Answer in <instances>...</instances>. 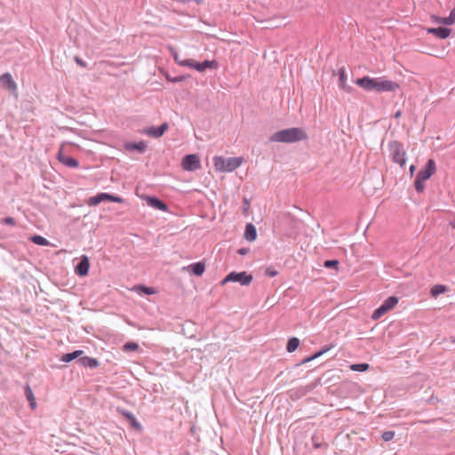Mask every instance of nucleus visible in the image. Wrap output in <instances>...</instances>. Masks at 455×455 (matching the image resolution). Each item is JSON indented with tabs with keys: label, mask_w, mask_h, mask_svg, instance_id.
Listing matches in <instances>:
<instances>
[{
	"label": "nucleus",
	"mask_w": 455,
	"mask_h": 455,
	"mask_svg": "<svg viewBox=\"0 0 455 455\" xmlns=\"http://www.w3.org/2000/svg\"><path fill=\"white\" fill-rule=\"evenodd\" d=\"M180 79L178 78V77H172V82L173 83V82H177V81H180Z\"/></svg>",
	"instance_id": "43"
},
{
	"label": "nucleus",
	"mask_w": 455,
	"mask_h": 455,
	"mask_svg": "<svg viewBox=\"0 0 455 455\" xmlns=\"http://www.w3.org/2000/svg\"><path fill=\"white\" fill-rule=\"evenodd\" d=\"M125 149L129 151H138L140 153H143L147 148V144L144 141L139 142H127L124 145Z\"/></svg>",
	"instance_id": "18"
},
{
	"label": "nucleus",
	"mask_w": 455,
	"mask_h": 455,
	"mask_svg": "<svg viewBox=\"0 0 455 455\" xmlns=\"http://www.w3.org/2000/svg\"><path fill=\"white\" fill-rule=\"evenodd\" d=\"M169 125L167 123H164L159 127H149L143 131V132L150 137L153 138H159L161 137L164 132L168 129Z\"/></svg>",
	"instance_id": "13"
},
{
	"label": "nucleus",
	"mask_w": 455,
	"mask_h": 455,
	"mask_svg": "<svg viewBox=\"0 0 455 455\" xmlns=\"http://www.w3.org/2000/svg\"><path fill=\"white\" fill-rule=\"evenodd\" d=\"M248 251V249H245V248H241L239 251H238V253L241 254V255H244L246 254Z\"/></svg>",
	"instance_id": "40"
},
{
	"label": "nucleus",
	"mask_w": 455,
	"mask_h": 455,
	"mask_svg": "<svg viewBox=\"0 0 455 455\" xmlns=\"http://www.w3.org/2000/svg\"><path fill=\"white\" fill-rule=\"evenodd\" d=\"M84 351L82 350H76L72 353H68L62 355L61 361L65 363H69L73 361L74 359L80 358V356L83 355Z\"/></svg>",
	"instance_id": "23"
},
{
	"label": "nucleus",
	"mask_w": 455,
	"mask_h": 455,
	"mask_svg": "<svg viewBox=\"0 0 455 455\" xmlns=\"http://www.w3.org/2000/svg\"><path fill=\"white\" fill-rule=\"evenodd\" d=\"M134 290L137 291H140L144 294H148V295L155 294L156 292L155 288L148 287L145 285H138V286L134 287Z\"/></svg>",
	"instance_id": "30"
},
{
	"label": "nucleus",
	"mask_w": 455,
	"mask_h": 455,
	"mask_svg": "<svg viewBox=\"0 0 455 455\" xmlns=\"http://www.w3.org/2000/svg\"><path fill=\"white\" fill-rule=\"evenodd\" d=\"M75 60H76V62L79 66L84 67V68H85V67H86V63H85V61H84L83 60H81L79 57H75Z\"/></svg>",
	"instance_id": "38"
},
{
	"label": "nucleus",
	"mask_w": 455,
	"mask_h": 455,
	"mask_svg": "<svg viewBox=\"0 0 455 455\" xmlns=\"http://www.w3.org/2000/svg\"><path fill=\"white\" fill-rule=\"evenodd\" d=\"M30 240L37 245L47 246L50 244L49 241L46 238L37 235H33L30 238Z\"/></svg>",
	"instance_id": "29"
},
{
	"label": "nucleus",
	"mask_w": 455,
	"mask_h": 455,
	"mask_svg": "<svg viewBox=\"0 0 455 455\" xmlns=\"http://www.w3.org/2000/svg\"><path fill=\"white\" fill-rule=\"evenodd\" d=\"M244 238L249 242H253L257 238V230L253 224L248 223L245 226Z\"/></svg>",
	"instance_id": "20"
},
{
	"label": "nucleus",
	"mask_w": 455,
	"mask_h": 455,
	"mask_svg": "<svg viewBox=\"0 0 455 455\" xmlns=\"http://www.w3.org/2000/svg\"><path fill=\"white\" fill-rule=\"evenodd\" d=\"M252 275L245 271L242 272H230L222 281L221 285L229 282L239 283L241 285L247 286L252 282Z\"/></svg>",
	"instance_id": "6"
},
{
	"label": "nucleus",
	"mask_w": 455,
	"mask_h": 455,
	"mask_svg": "<svg viewBox=\"0 0 455 455\" xmlns=\"http://www.w3.org/2000/svg\"><path fill=\"white\" fill-rule=\"evenodd\" d=\"M397 303H398V299L395 296H391V297L387 298L386 300H384L382 305L373 312L371 318L373 320L379 319L387 312H388L389 310L394 308Z\"/></svg>",
	"instance_id": "7"
},
{
	"label": "nucleus",
	"mask_w": 455,
	"mask_h": 455,
	"mask_svg": "<svg viewBox=\"0 0 455 455\" xmlns=\"http://www.w3.org/2000/svg\"><path fill=\"white\" fill-rule=\"evenodd\" d=\"M435 172V163L433 159H429L427 164L418 172L414 187L417 192L424 191V181L427 180Z\"/></svg>",
	"instance_id": "3"
},
{
	"label": "nucleus",
	"mask_w": 455,
	"mask_h": 455,
	"mask_svg": "<svg viewBox=\"0 0 455 455\" xmlns=\"http://www.w3.org/2000/svg\"><path fill=\"white\" fill-rule=\"evenodd\" d=\"M400 116V112L395 113V117H398Z\"/></svg>",
	"instance_id": "44"
},
{
	"label": "nucleus",
	"mask_w": 455,
	"mask_h": 455,
	"mask_svg": "<svg viewBox=\"0 0 455 455\" xmlns=\"http://www.w3.org/2000/svg\"><path fill=\"white\" fill-rule=\"evenodd\" d=\"M347 76L344 68L339 69V85L347 92H351L353 88L347 84Z\"/></svg>",
	"instance_id": "17"
},
{
	"label": "nucleus",
	"mask_w": 455,
	"mask_h": 455,
	"mask_svg": "<svg viewBox=\"0 0 455 455\" xmlns=\"http://www.w3.org/2000/svg\"><path fill=\"white\" fill-rule=\"evenodd\" d=\"M3 223L8 224V225H15V220L12 217H6L2 220Z\"/></svg>",
	"instance_id": "37"
},
{
	"label": "nucleus",
	"mask_w": 455,
	"mask_h": 455,
	"mask_svg": "<svg viewBox=\"0 0 455 455\" xmlns=\"http://www.w3.org/2000/svg\"><path fill=\"white\" fill-rule=\"evenodd\" d=\"M2 86L7 89L14 98H18V87L10 73H4L0 76Z\"/></svg>",
	"instance_id": "12"
},
{
	"label": "nucleus",
	"mask_w": 455,
	"mask_h": 455,
	"mask_svg": "<svg viewBox=\"0 0 455 455\" xmlns=\"http://www.w3.org/2000/svg\"><path fill=\"white\" fill-rule=\"evenodd\" d=\"M182 269L191 272L196 276H201L205 271V264L204 262L199 261L196 263L190 264L188 267H184Z\"/></svg>",
	"instance_id": "15"
},
{
	"label": "nucleus",
	"mask_w": 455,
	"mask_h": 455,
	"mask_svg": "<svg viewBox=\"0 0 455 455\" xmlns=\"http://www.w3.org/2000/svg\"><path fill=\"white\" fill-rule=\"evenodd\" d=\"M447 291V287L445 285H443V284H435L434 285L431 290H430V293L433 297H437L438 295L440 294H443L444 293L445 291Z\"/></svg>",
	"instance_id": "27"
},
{
	"label": "nucleus",
	"mask_w": 455,
	"mask_h": 455,
	"mask_svg": "<svg viewBox=\"0 0 455 455\" xmlns=\"http://www.w3.org/2000/svg\"><path fill=\"white\" fill-rule=\"evenodd\" d=\"M299 346V339L292 337L288 339L286 349L289 353L294 352Z\"/></svg>",
	"instance_id": "26"
},
{
	"label": "nucleus",
	"mask_w": 455,
	"mask_h": 455,
	"mask_svg": "<svg viewBox=\"0 0 455 455\" xmlns=\"http://www.w3.org/2000/svg\"><path fill=\"white\" fill-rule=\"evenodd\" d=\"M437 21L443 25H453L455 23V7L451 10L450 15L444 18H438Z\"/></svg>",
	"instance_id": "24"
},
{
	"label": "nucleus",
	"mask_w": 455,
	"mask_h": 455,
	"mask_svg": "<svg viewBox=\"0 0 455 455\" xmlns=\"http://www.w3.org/2000/svg\"><path fill=\"white\" fill-rule=\"evenodd\" d=\"M181 168L187 172H194L201 168L200 158L196 154L187 155L181 161Z\"/></svg>",
	"instance_id": "8"
},
{
	"label": "nucleus",
	"mask_w": 455,
	"mask_h": 455,
	"mask_svg": "<svg viewBox=\"0 0 455 455\" xmlns=\"http://www.w3.org/2000/svg\"><path fill=\"white\" fill-rule=\"evenodd\" d=\"M415 169H416L415 165H413V164L411 165V167H410V173H411V175H413V172H414Z\"/></svg>",
	"instance_id": "41"
},
{
	"label": "nucleus",
	"mask_w": 455,
	"mask_h": 455,
	"mask_svg": "<svg viewBox=\"0 0 455 455\" xmlns=\"http://www.w3.org/2000/svg\"><path fill=\"white\" fill-rule=\"evenodd\" d=\"M148 204L153 208L166 212L168 207L167 205L162 202L161 200L156 197H148L147 198Z\"/></svg>",
	"instance_id": "21"
},
{
	"label": "nucleus",
	"mask_w": 455,
	"mask_h": 455,
	"mask_svg": "<svg viewBox=\"0 0 455 455\" xmlns=\"http://www.w3.org/2000/svg\"><path fill=\"white\" fill-rule=\"evenodd\" d=\"M388 148L393 162L403 167L406 163V152L403 146L400 142L394 140L389 143Z\"/></svg>",
	"instance_id": "5"
},
{
	"label": "nucleus",
	"mask_w": 455,
	"mask_h": 455,
	"mask_svg": "<svg viewBox=\"0 0 455 455\" xmlns=\"http://www.w3.org/2000/svg\"><path fill=\"white\" fill-rule=\"evenodd\" d=\"M25 395H26V398L28 399V401L29 402V405H30L31 409H33V410L36 409V398L34 396L31 387L28 385H27L25 387Z\"/></svg>",
	"instance_id": "25"
},
{
	"label": "nucleus",
	"mask_w": 455,
	"mask_h": 455,
	"mask_svg": "<svg viewBox=\"0 0 455 455\" xmlns=\"http://www.w3.org/2000/svg\"><path fill=\"white\" fill-rule=\"evenodd\" d=\"M118 411L123 414L127 419L130 420V422L132 424V426L136 427H140V424L137 422L134 415L130 412V411H127L125 410H121V409H118Z\"/></svg>",
	"instance_id": "28"
},
{
	"label": "nucleus",
	"mask_w": 455,
	"mask_h": 455,
	"mask_svg": "<svg viewBox=\"0 0 455 455\" xmlns=\"http://www.w3.org/2000/svg\"><path fill=\"white\" fill-rule=\"evenodd\" d=\"M350 369L354 371H365L369 369L368 363H355L350 366Z\"/></svg>",
	"instance_id": "31"
},
{
	"label": "nucleus",
	"mask_w": 455,
	"mask_h": 455,
	"mask_svg": "<svg viewBox=\"0 0 455 455\" xmlns=\"http://www.w3.org/2000/svg\"><path fill=\"white\" fill-rule=\"evenodd\" d=\"M265 275L270 277H274L278 275V271L272 267H268L265 270Z\"/></svg>",
	"instance_id": "35"
},
{
	"label": "nucleus",
	"mask_w": 455,
	"mask_h": 455,
	"mask_svg": "<svg viewBox=\"0 0 455 455\" xmlns=\"http://www.w3.org/2000/svg\"><path fill=\"white\" fill-rule=\"evenodd\" d=\"M451 31V30L450 28H443V27L433 28L428 29V32L430 34H433L442 39L447 38L450 36Z\"/></svg>",
	"instance_id": "19"
},
{
	"label": "nucleus",
	"mask_w": 455,
	"mask_h": 455,
	"mask_svg": "<svg viewBox=\"0 0 455 455\" xmlns=\"http://www.w3.org/2000/svg\"><path fill=\"white\" fill-rule=\"evenodd\" d=\"M316 358H318V357L315 355V353L313 355L308 356V357L303 359L302 363H306L311 362L312 360H315Z\"/></svg>",
	"instance_id": "39"
},
{
	"label": "nucleus",
	"mask_w": 455,
	"mask_h": 455,
	"mask_svg": "<svg viewBox=\"0 0 455 455\" xmlns=\"http://www.w3.org/2000/svg\"><path fill=\"white\" fill-rule=\"evenodd\" d=\"M332 347H333V345L326 346V347H323L321 350H319L318 352H316L315 355L317 357H320L321 355H323V354L328 352Z\"/></svg>",
	"instance_id": "36"
},
{
	"label": "nucleus",
	"mask_w": 455,
	"mask_h": 455,
	"mask_svg": "<svg viewBox=\"0 0 455 455\" xmlns=\"http://www.w3.org/2000/svg\"><path fill=\"white\" fill-rule=\"evenodd\" d=\"M68 145V142H64L61 144L58 155L57 159L63 164L64 165L70 167V168H76L79 165V163L77 160H76L73 157H69L66 155L65 148Z\"/></svg>",
	"instance_id": "11"
},
{
	"label": "nucleus",
	"mask_w": 455,
	"mask_h": 455,
	"mask_svg": "<svg viewBox=\"0 0 455 455\" xmlns=\"http://www.w3.org/2000/svg\"><path fill=\"white\" fill-rule=\"evenodd\" d=\"M450 225H451V227L452 228H454V229H455V219H454L452 221H451V222H450Z\"/></svg>",
	"instance_id": "42"
},
{
	"label": "nucleus",
	"mask_w": 455,
	"mask_h": 455,
	"mask_svg": "<svg viewBox=\"0 0 455 455\" xmlns=\"http://www.w3.org/2000/svg\"><path fill=\"white\" fill-rule=\"evenodd\" d=\"M243 163L242 157H228L215 156L213 157V164L217 171L223 172H231L237 169Z\"/></svg>",
	"instance_id": "2"
},
{
	"label": "nucleus",
	"mask_w": 455,
	"mask_h": 455,
	"mask_svg": "<svg viewBox=\"0 0 455 455\" xmlns=\"http://www.w3.org/2000/svg\"><path fill=\"white\" fill-rule=\"evenodd\" d=\"M381 437L385 442H389L395 437V432L394 431H385L382 434Z\"/></svg>",
	"instance_id": "34"
},
{
	"label": "nucleus",
	"mask_w": 455,
	"mask_h": 455,
	"mask_svg": "<svg viewBox=\"0 0 455 455\" xmlns=\"http://www.w3.org/2000/svg\"><path fill=\"white\" fill-rule=\"evenodd\" d=\"M175 61L180 66L193 68L199 72H204L207 68L215 69L218 68V62L215 60H204L203 62H197L193 60H180L176 54L173 55Z\"/></svg>",
	"instance_id": "4"
},
{
	"label": "nucleus",
	"mask_w": 455,
	"mask_h": 455,
	"mask_svg": "<svg viewBox=\"0 0 455 455\" xmlns=\"http://www.w3.org/2000/svg\"><path fill=\"white\" fill-rule=\"evenodd\" d=\"M374 85L376 92H394L399 87L398 84L382 77L374 78Z\"/></svg>",
	"instance_id": "10"
},
{
	"label": "nucleus",
	"mask_w": 455,
	"mask_h": 455,
	"mask_svg": "<svg viewBox=\"0 0 455 455\" xmlns=\"http://www.w3.org/2000/svg\"><path fill=\"white\" fill-rule=\"evenodd\" d=\"M78 363L84 366L89 368H95L99 365L98 361L95 358L88 357V356H83L80 357L78 360Z\"/></svg>",
	"instance_id": "22"
},
{
	"label": "nucleus",
	"mask_w": 455,
	"mask_h": 455,
	"mask_svg": "<svg viewBox=\"0 0 455 455\" xmlns=\"http://www.w3.org/2000/svg\"><path fill=\"white\" fill-rule=\"evenodd\" d=\"M139 348V346L135 342H127L124 346V350L125 351H135Z\"/></svg>",
	"instance_id": "33"
},
{
	"label": "nucleus",
	"mask_w": 455,
	"mask_h": 455,
	"mask_svg": "<svg viewBox=\"0 0 455 455\" xmlns=\"http://www.w3.org/2000/svg\"><path fill=\"white\" fill-rule=\"evenodd\" d=\"M104 201H110V202H114V203H122L123 199L119 196L110 195L108 193H100L94 196L90 197L87 201V204L89 206H96Z\"/></svg>",
	"instance_id": "9"
},
{
	"label": "nucleus",
	"mask_w": 455,
	"mask_h": 455,
	"mask_svg": "<svg viewBox=\"0 0 455 455\" xmlns=\"http://www.w3.org/2000/svg\"><path fill=\"white\" fill-rule=\"evenodd\" d=\"M452 342H454V343H455V339L452 340Z\"/></svg>",
	"instance_id": "45"
},
{
	"label": "nucleus",
	"mask_w": 455,
	"mask_h": 455,
	"mask_svg": "<svg viewBox=\"0 0 455 455\" xmlns=\"http://www.w3.org/2000/svg\"><path fill=\"white\" fill-rule=\"evenodd\" d=\"M306 132L299 127L287 128L273 133L269 140L272 142L294 143L307 139Z\"/></svg>",
	"instance_id": "1"
},
{
	"label": "nucleus",
	"mask_w": 455,
	"mask_h": 455,
	"mask_svg": "<svg viewBox=\"0 0 455 455\" xmlns=\"http://www.w3.org/2000/svg\"><path fill=\"white\" fill-rule=\"evenodd\" d=\"M90 268V261L87 256L84 255L80 262L76 267V274L80 276H84L88 274Z\"/></svg>",
	"instance_id": "14"
},
{
	"label": "nucleus",
	"mask_w": 455,
	"mask_h": 455,
	"mask_svg": "<svg viewBox=\"0 0 455 455\" xmlns=\"http://www.w3.org/2000/svg\"><path fill=\"white\" fill-rule=\"evenodd\" d=\"M355 84L362 87L365 91L371 92L374 91V78H371L369 76H363L362 78H358L355 81Z\"/></svg>",
	"instance_id": "16"
},
{
	"label": "nucleus",
	"mask_w": 455,
	"mask_h": 455,
	"mask_svg": "<svg viewBox=\"0 0 455 455\" xmlns=\"http://www.w3.org/2000/svg\"><path fill=\"white\" fill-rule=\"evenodd\" d=\"M339 264L337 259H329L324 261L323 266L327 268H337Z\"/></svg>",
	"instance_id": "32"
}]
</instances>
